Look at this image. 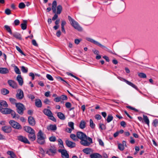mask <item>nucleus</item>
I'll return each instance as SVG.
<instances>
[{
  "instance_id": "ea45409f",
  "label": "nucleus",
  "mask_w": 158,
  "mask_h": 158,
  "mask_svg": "<svg viewBox=\"0 0 158 158\" xmlns=\"http://www.w3.org/2000/svg\"><path fill=\"white\" fill-rule=\"evenodd\" d=\"M14 71L15 73L17 74H21V72L17 66H15Z\"/></svg>"
},
{
  "instance_id": "79ce46f5",
  "label": "nucleus",
  "mask_w": 158,
  "mask_h": 158,
  "mask_svg": "<svg viewBox=\"0 0 158 158\" xmlns=\"http://www.w3.org/2000/svg\"><path fill=\"white\" fill-rule=\"evenodd\" d=\"M21 70L22 72L24 73H26L28 71L27 69L26 68V67L24 66H22L21 67Z\"/></svg>"
},
{
  "instance_id": "e2e57ef3",
  "label": "nucleus",
  "mask_w": 158,
  "mask_h": 158,
  "mask_svg": "<svg viewBox=\"0 0 158 158\" xmlns=\"http://www.w3.org/2000/svg\"><path fill=\"white\" fill-rule=\"evenodd\" d=\"M66 107L67 108H69L71 107V104L69 102H67L65 104Z\"/></svg>"
},
{
  "instance_id": "c756f323",
  "label": "nucleus",
  "mask_w": 158,
  "mask_h": 158,
  "mask_svg": "<svg viewBox=\"0 0 158 158\" xmlns=\"http://www.w3.org/2000/svg\"><path fill=\"white\" fill-rule=\"evenodd\" d=\"M86 127V123L84 120H81L80 123L79 127L81 129H84Z\"/></svg>"
},
{
  "instance_id": "774afa93",
  "label": "nucleus",
  "mask_w": 158,
  "mask_h": 158,
  "mask_svg": "<svg viewBox=\"0 0 158 158\" xmlns=\"http://www.w3.org/2000/svg\"><path fill=\"white\" fill-rule=\"evenodd\" d=\"M81 40V39H76L75 40L74 42L75 44H78Z\"/></svg>"
},
{
  "instance_id": "c03bdc74",
  "label": "nucleus",
  "mask_w": 158,
  "mask_h": 158,
  "mask_svg": "<svg viewBox=\"0 0 158 158\" xmlns=\"http://www.w3.org/2000/svg\"><path fill=\"white\" fill-rule=\"evenodd\" d=\"M118 149L121 151H123L124 149V146H123V145H122V144L121 143L118 144Z\"/></svg>"
},
{
  "instance_id": "412c9836",
  "label": "nucleus",
  "mask_w": 158,
  "mask_h": 158,
  "mask_svg": "<svg viewBox=\"0 0 158 158\" xmlns=\"http://www.w3.org/2000/svg\"><path fill=\"white\" fill-rule=\"evenodd\" d=\"M91 158H102V156L97 153H94L90 155Z\"/></svg>"
},
{
  "instance_id": "f8f14e48",
  "label": "nucleus",
  "mask_w": 158,
  "mask_h": 158,
  "mask_svg": "<svg viewBox=\"0 0 158 158\" xmlns=\"http://www.w3.org/2000/svg\"><path fill=\"white\" fill-rule=\"evenodd\" d=\"M8 83L9 85L13 88L17 89L18 88L17 83L14 81L12 80H9L8 81Z\"/></svg>"
},
{
  "instance_id": "0e129e2a",
  "label": "nucleus",
  "mask_w": 158,
  "mask_h": 158,
  "mask_svg": "<svg viewBox=\"0 0 158 158\" xmlns=\"http://www.w3.org/2000/svg\"><path fill=\"white\" fill-rule=\"evenodd\" d=\"M73 129H72L71 128L67 127L65 129V131L68 133H71Z\"/></svg>"
},
{
  "instance_id": "6ab92c4d",
  "label": "nucleus",
  "mask_w": 158,
  "mask_h": 158,
  "mask_svg": "<svg viewBox=\"0 0 158 158\" xmlns=\"http://www.w3.org/2000/svg\"><path fill=\"white\" fill-rule=\"evenodd\" d=\"M0 107L1 109L4 107H7L8 105L6 101H0Z\"/></svg>"
},
{
  "instance_id": "c85d7f7f",
  "label": "nucleus",
  "mask_w": 158,
  "mask_h": 158,
  "mask_svg": "<svg viewBox=\"0 0 158 158\" xmlns=\"http://www.w3.org/2000/svg\"><path fill=\"white\" fill-rule=\"evenodd\" d=\"M7 154L10 156V157L8 158H15L16 157V155L12 151H8L7 152Z\"/></svg>"
},
{
  "instance_id": "de8ad7c7",
  "label": "nucleus",
  "mask_w": 158,
  "mask_h": 158,
  "mask_svg": "<svg viewBox=\"0 0 158 158\" xmlns=\"http://www.w3.org/2000/svg\"><path fill=\"white\" fill-rule=\"evenodd\" d=\"M9 100L11 103L12 104H15L16 103V100L15 99L13 98H9Z\"/></svg>"
},
{
  "instance_id": "864d4df0",
  "label": "nucleus",
  "mask_w": 158,
  "mask_h": 158,
  "mask_svg": "<svg viewBox=\"0 0 158 158\" xmlns=\"http://www.w3.org/2000/svg\"><path fill=\"white\" fill-rule=\"evenodd\" d=\"M27 96L28 98L31 99L32 101H33L35 98L34 96L31 94H29L27 95Z\"/></svg>"
},
{
  "instance_id": "69168bd1",
  "label": "nucleus",
  "mask_w": 158,
  "mask_h": 158,
  "mask_svg": "<svg viewBox=\"0 0 158 158\" xmlns=\"http://www.w3.org/2000/svg\"><path fill=\"white\" fill-rule=\"evenodd\" d=\"M158 121L157 119H155L153 121V125L155 127H156L158 124Z\"/></svg>"
},
{
  "instance_id": "20e7f679",
  "label": "nucleus",
  "mask_w": 158,
  "mask_h": 158,
  "mask_svg": "<svg viewBox=\"0 0 158 158\" xmlns=\"http://www.w3.org/2000/svg\"><path fill=\"white\" fill-rule=\"evenodd\" d=\"M16 106L17 108V112L20 114H23L25 109L24 106L20 103H18L16 104Z\"/></svg>"
},
{
  "instance_id": "5fc2aeb1",
  "label": "nucleus",
  "mask_w": 158,
  "mask_h": 158,
  "mask_svg": "<svg viewBox=\"0 0 158 158\" xmlns=\"http://www.w3.org/2000/svg\"><path fill=\"white\" fill-rule=\"evenodd\" d=\"M98 141L99 142L100 145L102 146H104V143L101 139L98 138Z\"/></svg>"
},
{
  "instance_id": "6e6552de",
  "label": "nucleus",
  "mask_w": 158,
  "mask_h": 158,
  "mask_svg": "<svg viewBox=\"0 0 158 158\" xmlns=\"http://www.w3.org/2000/svg\"><path fill=\"white\" fill-rule=\"evenodd\" d=\"M57 6V2L56 1H53L52 3V8L51 7H48L47 9V11L48 12H49L51 10V9L52 10L53 12L54 13H55L56 11V8Z\"/></svg>"
},
{
  "instance_id": "a878e982",
  "label": "nucleus",
  "mask_w": 158,
  "mask_h": 158,
  "mask_svg": "<svg viewBox=\"0 0 158 158\" xmlns=\"http://www.w3.org/2000/svg\"><path fill=\"white\" fill-rule=\"evenodd\" d=\"M35 105L36 107L39 108L42 107V102L40 99H38L35 100Z\"/></svg>"
},
{
  "instance_id": "603ef678",
  "label": "nucleus",
  "mask_w": 158,
  "mask_h": 158,
  "mask_svg": "<svg viewBox=\"0 0 158 158\" xmlns=\"http://www.w3.org/2000/svg\"><path fill=\"white\" fill-rule=\"evenodd\" d=\"M56 140V138L54 136H52L49 138V140L51 142H55Z\"/></svg>"
},
{
  "instance_id": "9d476101",
  "label": "nucleus",
  "mask_w": 158,
  "mask_h": 158,
  "mask_svg": "<svg viewBox=\"0 0 158 158\" xmlns=\"http://www.w3.org/2000/svg\"><path fill=\"white\" fill-rule=\"evenodd\" d=\"M58 152H60L63 158H69V155L67 151L64 149H59Z\"/></svg>"
},
{
  "instance_id": "ddd939ff",
  "label": "nucleus",
  "mask_w": 158,
  "mask_h": 158,
  "mask_svg": "<svg viewBox=\"0 0 158 158\" xmlns=\"http://www.w3.org/2000/svg\"><path fill=\"white\" fill-rule=\"evenodd\" d=\"M1 112L4 114H10L12 110L7 107H4L0 110Z\"/></svg>"
},
{
  "instance_id": "f704fd0d",
  "label": "nucleus",
  "mask_w": 158,
  "mask_h": 158,
  "mask_svg": "<svg viewBox=\"0 0 158 158\" xmlns=\"http://www.w3.org/2000/svg\"><path fill=\"white\" fill-rule=\"evenodd\" d=\"M1 92L2 94L6 95L9 93V91L7 89L4 88L1 89Z\"/></svg>"
},
{
  "instance_id": "a19ab883",
  "label": "nucleus",
  "mask_w": 158,
  "mask_h": 158,
  "mask_svg": "<svg viewBox=\"0 0 158 158\" xmlns=\"http://www.w3.org/2000/svg\"><path fill=\"white\" fill-rule=\"evenodd\" d=\"M18 6L20 9H23L25 7L26 5L23 2H22L19 3Z\"/></svg>"
},
{
  "instance_id": "72a5a7b5",
  "label": "nucleus",
  "mask_w": 158,
  "mask_h": 158,
  "mask_svg": "<svg viewBox=\"0 0 158 158\" xmlns=\"http://www.w3.org/2000/svg\"><path fill=\"white\" fill-rule=\"evenodd\" d=\"M62 7L61 5H58L57 7L56 14H60L62 10Z\"/></svg>"
},
{
  "instance_id": "7ed1b4c3",
  "label": "nucleus",
  "mask_w": 158,
  "mask_h": 158,
  "mask_svg": "<svg viewBox=\"0 0 158 158\" xmlns=\"http://www.w3.org/2000/svg\"><path fill=\"white\" fill-rule=\"evenodd\" d=\"M46 153L49 155L53 156L56 153V149L54 146H51L45 149Z\"/></svg>"
},
{
  "instance_id": "39448f33",
  "label": "nucleus",
  "mask_w": 158,
  "mask_h": 158,
  "mask_svg": "<svg viewBox=\"0 0 158 158\" xmlns=\"http://www.w3.org/2000/svg\"><path fill=\"white\" fill-rule=\"evenodd\" d=\"M9 123L15 129L19 130L22 128L21 125L19 123L14 120H11L10 121Z\"/></svg>"
},
{
  "instance_id": "f3484780",
  "label": "nucleus",
  "mask_w": 158,
  "mask_h": 158,
  "mask_svg": "<svg viewBox=\"0 0 158 158\" xmlns=\"http://www.w3.org/2000/svg\"><path fill=\"white\" fill-rule=\"evenodd\" d=\"M28 138L31 141L35 140L36 139L35 131L29 134L28 135Z\"/></svg>"
},
{
  "instance_id": "8fccbe9b",
  "label": "nucleus",
  "mask_w": 158,
  "mask_h": 158,
  "mask_svg": "<svg viewBox=\"0 0 158 158\" xmlns=\"http://www.w3.org/2000/svg\"><path fill=\"white\" fill-rule=\"evenodd\" d=\"M138 76L141 78H145L146 77V75L143 73H140L138 74Z\"/></svg>"
},
{
  "instance_id": "423d86ee",
  "label": "nucleus",
  "mask_w": 158,
  "mask_h": 158,
  "mask_svg": "<svg viewBox=\"0 0 158 158\" xmlns=\"http://www.w3.org/2000/svg\"><path fill=\"white\" fill-rule=\"evenodd\" d=\"M86 40L87 41L90 42L95 44H96L98 46L100 47L101 48H106L107 49V48L105 46L99 42L94 40L89 37H87L86 38Z\"/></svg>"
},
{
  "instance_id": "4d7b16f0",
  "label": "nucleus",
  "mask_w": 158,
  "mask_h": 158,
  "mask_svg": "<svg viewBox=\"0 0 158 158\" xmlns=\"http://www.w3.org/2000/svg\"><path fill=\"white\" fill-rule=\"evenodd\" d=\"M99 128L101 130H104L106 128V126L104 124L100 123L99 124Z\"/></svg>"
},
{
  "instance_id": "1a4fd4ad",
  "label": "nucleus",
  "mask_w": 158,
  "mask_h": 158,
  "mask_svg": "<svg viewBox=\"0 0 158 158\" xmlns=\"http://www.w3.org/2000/svg\"><path fill=\"white\" fill-rule=\"evenodd\" d=\"M17 139L19 141L25 143L30 144L28 139L25 136L20 135L17 136Z\"/></svg>"
},
{
  "instance_id": "7c9ffc66",
  "label": "nucleus",
  "mask_w": 158,
  "mask_h": 158,
  "mask_svg": "<svg viewBox=\"0 0 158 158\" xmlns=\"http://www.w3.org/2000/svg\"><path fill=\"white\" fill-rule=\"evenodd\" d=\"M12 35L16 39L20 40H22L21 35L19 33L16 32L13 33Z\"/></svg>"
},
{
  "instance_id": "473e14b6",
  "label": "nucleus",
  "mask_w": 158,
  "mask_h": 158,
  "mask_svg": "<svg viewBox=\"0 0 158 158\" xmlns=\"http://www.w3.org/2000/svg\"><path fill=\"white\" fill-rule=\"evenodd\" d=\"M23 23L21 24V28L23 30H25L27 28V21L26 20L23 21Z\"/></svg>"
},
{
  "instance_id": "2f4dec72",
  "label": "nucleus",
  "mask_w": 158,
  "mask_h": 158,
  "mask_svg": "<svg viewBox=\"0 0 158 158\" xmlns=\"http://www.w3.org/2000/svg\"><path fill=\"white\" fill-rule=\"evenodd\" d=\"M143 120L144 122L147 124L148 126L149 125V119L146 115H143Z\"/></svg>"
},
{
  "instance_id": "e433bc0d",
  "label": "nucleus",
  "mask_w": 158,
  "mask_h": 158,
  "mask_svg": "<svg viewBox=\"0 0 158 158\" xmlns=\"http://www.w3.org/2000/svg\"><path fill=\"white\" fill-rule=\"evenodd\" d=\"M70 137L74 141H77V135L74 134H71L70 136Z\"/></svg>"
},
{
  "instance_id": "cd10ccee",
  "label": "nucleus",
  "mask_w": 158,
  "mask_h": 158,
  "mask_svg": "<svg viewBox=\"0 0 158 158\" xmlns=\"http://www.w3.org/2000/svg\"><path fill=\"white\" fill-rule=\"evenodd\" d=\"M43 112L46 115L49 117L50 115L52 114V113L51 111L48 109H45L43 111Z\"/></svg>"
},
{
  "instance_id": "c9c22d12",
  "label": "nucleus",
  "mask_w": 158,
  "mask_h": 158,
  "mask_svg": "<svg viewBox=\"0 0 158 158\" xmlns=\"http://www.w3.org/2000/svg\"><path fill=\"white\" fill-rule=\"evenodd\" d=\"M113 117L111 114L108 115L106 119V121L108 123H110L113 119Z\"/></svg>"
},
{
  "instance_id": "4468645a",
  "label": "nucleus",
  "mask_w": 158,
  "mask_h": 158,
  "mask_svg": "<svg viewBox=\"0 0 158 158\" xmlns=\"http://www.w3.org/2000/svg\"><path fill=\"white\" fill-rule=\"evenodd\" d=\"M65 143L68 147L70 148H73L76 146L75 143L68 140H66Z\"/></svg>"
},
{
  "instance_id": "052dcab7",
  "label": "nucleus",
  "mask_w": 158,
  "mask_h": 158,
  "mask_svg": "<svg viewBox=\"0 0 158 158\" xmlns=\"http://www.w3.org/2000/svg\"><path fill=\"white\" fill-rule=\"evenodd\" d=\"M48 117L50 119H51L52 121L55 122H56V119L55 118L54 116H53L52 114L50 115Z\"/></svg>"
},
{
  "instance_id": "a211bd4d",
  "label": "nucleus",
  "mask_w": 158,
  "mask_h": 158,
  "mask_svg": "<svg viewBox=\"0 0 158 158\" xmlns=\"http://www.w3.org/2000/svg\"><path fill=\"white\" fill-rule=\"evenodd\" d=\"M16 80L18 81L19 85L20 86H22L23 84V78L20 75H19L17 76Z\"/></svg>"
},
{
  "instance_id": "37998d69",
  "label": "nucleus",
  "mask_w": 158,
  "mask_h": 158,
  "mask_svg": "<svg viewBox=\"0 0 158 158\" xmlns=\"http://www.w3.org/2000/svg\"><path fill=\"white\" fill-rule=\"evenodd\" d=\"M37 142L40 144L42 145L44 144L45 142V139H37Z\"/></svg>"
},
{
  "instance_id": "bf43d9fd",
  "label": "nucleus",
  "mask_w": 158,
  "mask_h": 158,
  "mask_svg": "<svg viewBox=\"0 0 158 158\" xmlns=\"http://www.w3.org/2000/svg\"><path fill=\"white\" fill-rule=\"evenodd\" d=\"M126 107L128 109H129L131 110H134L136 112H138V110L137 109H136L135 108H134L132 107H131L130 106H126Z\"/></svg>"
},
{
  "instance_id": "dca6fc26",
  "label": "nucleus",
  "mask_w": 158,
  "mask_h": 158,
  "mask_svg": "<svg viewBox=\"0 0 158 158\" xmlns=\"http://www.w3.org/2000/svg\"><path fill=\"white\" fill-rule=\"evenodd\" d=\"M28 121L30 125L32 126H34L35 124V119L32 117L29 116L28 118Z\"/></svg>"
},
{
  "instance_id": "aec40b11",
  "label": "nucleus",
  "mask_w": 158,
  "mask_h": 158,
  "mask_svg": "<svg viewBox=\"0 0 158 158\" xmlns=\"http://www.w3.org/2000/svg\"><path fill=\"white\" fill-rule=\"evenodd\" d=\"M124 81L129 85L131 86L138 91L139 90V89L137 88V86L133 83L125 79H124Z\"/></svg>"
},
{
  "instance_id": "2eb2a0df",
  "label": "nucleus",
  "mask_w": 158,
  "mask_h": 158,
  "mask_svg": "<svg viewBox=\"0 0 158 158\" xmlns=\"http://www.w3.org/2000/svg\"><path fill=\"white\" fill-rule=\"evenodd\" d=\"M47 129L48 131H55L57 129L56 126L55 124H50L47 126Z\"/></svg>"
},
{
  "instance_id": "58836bf2",
  "label": "nucleus",
  "mask_w": 158,
  "mask_h": 158,
  "mask_svg": "<svg viewBox=\"0 0 158 158\" xmlns=\"http://www.w3.org/2000/svg\"><path fill=\"white\" fill-rule=\"evenodd\" d=\"M4 27L6 31L9 32L10 34H12V32L10 27L8 25H5Z\"/></svg>"
},
{
  "instance_id": "393cba45",
  "label": "nucleus",
  "mask_w": 158,
  "mask_h": 158,
  "mask_svg": "<svg viewBox=\"0 0 158 158\" xmlns=\"http://www.w3.org/2000/svg\"><path fill=\"white\" fill-rule=\"evenodd\" d=\"M82 151L86 154H89L93 152V150L91 148H86L83 149Z\"/></svg>"
},
{
  "instance_id": "338daca9",
  "label": "nucleus",
  "mask_w": 158,
  "mask_h": 158,
  "mask_svg": "<svg viewBox=\"0 0 158 158\" xmlns=\"http://www.w3.org/2000/svg\"><path fill=\"white\" fill-rule=\"evenodd\" d=\"M14 23L15 25H18L20 23L18 19H16L14 21Z\"/></svg>"
},
{
  "instance_id": "0eeeda50",
  "label": "nucleus",
  "mask_w": 158,
  "mask_h": 158,
  "mask_svg": "<svg viewBox=\"0 0 158 158\" xmlns=\"http://www.w3.org/2000/svg\"><path fill=\"white\" fill-rule=\"evenodd\" d=\"M16 97L18 99L22 100L24 97V93L23 90L21 89H19L17 91Z\"/></svg>"
},
{
  "instance_id": "4be33fe9",
  "label": "nucleus",
  "mask_w": 158,
  "mask_h": 158,
  "mask_svg": "<svg viewBox=\"0 0 158 158\" xmlns=\"http://www.w3.org/2000/svg\"><path fill=\"white\" fill-rule=\"evenodd\" d=\"M45 137L44 136V134L41 130H40L37 135V139H45Z\"/></svg>"
},
{
  "instance_id": "f03ea898",
  "label": "nucleus",
  "mask_w": 158,
  "mask_h": 158,
  "mask_svg": "<svg viewBox=\"0 0 158 158\" xmlns=\"http://www.w3.org/2000/svg\"><path fill=\"white\" fill-rule=\"evenodd\" d=\"M68 19L70 22L71 25L75 29L79 31H82V28L80 26L77 22L76 21L69 16H68Z\"/></svg>"
},
{
  "instance_id": "f257e3e1",
  "label": "nucleus",
  "mask_w": 158,
  "mask_h": 158,
  "mask_svg": "<svg viewBox=\"0 0 158 158\" xmlns=\"http://www.w3.org/2000/svg\"><path fill=\"white\" fill-rule=\"evenodd\" d=\"M77 136L78 138L81 139L80 143L85 146H89L93 143L91 138L87 136L85 133L81 131L77 132Z\"/></svg>"
},
{
  "instance_id": "b1692460",
  "label": "nucleus",
  "mask_w": 158,
  "mask_h": 158,
  "mask_svg": "<svg viewBox=\"0 0 158 158\" xmlns=\"http://www.w3.org/2000/svg\"><path fill=\"white\" fill-rule=\"evenodd\" d=\"M9 72L8 69L6 68H0V73L2 74H6Z\"/></svg>"
},
{
  "instance_id": "09e8293b",
  "label": "nucleus",
  "mask_w": 158,
  "mask_h": 158,
  "mask_svg": "<svg viewBox=\"0 0 158 158\" xmlns=\"http://www.w3.org/2000/svg\"><path fill=\"white\" fill-rule=\"evenodd\" d=\"M16 49L22 55L25 56V54L23 53V52L22 51V50L20 49V48L18 46H16Z\"/></svg>"
},
{
  "instance_id": "3c124183",
  "label": "nucleus",
  "mask_w": 158,
  "mask_h": 158,
  "mask_svg": "<svg viewBox=\"0 0 158 158\" xmlns=\"http://www.w3.org/2000/svg\"><path fill=\"white\" fill-rule=\"evenodd\" d=\"M5 13L7 15H10L11 14V10L7 8L5 10Z\"/></svg>"
},
{
  "instance_id": "49530a36",
  "label": "nucleus",
  "mask_w": 158,
  "mask_h": 158,
  "mask_svg": "<svg viewBox=\"0 0 158 158\" xmlns=\"http://www.w3.org/2000/svg\"><path fill=\"white\" fill-rule=\"evenodd\" d=\"M74 123L72 122L68 123V125L69 126L71 127L72 129H74Z\"/></svg>"
},
{
  "instance_id": "5701e85b",
  "label": "nucleus",
  "mask_w": 158,
  "mask_h": 158,
  "mask_svg": "<svg viewBox=\"0 0 158 158\" xmlns=\"http://www.w3.org/2000/svg\"><path fill=\"white\" fill-rule=\"evenodd\" d=\"M24 129L29 134L35 131L32 128L29 126H25L24 127Z\"/></svg>"
},
{
  "instance_id": "13d9d810",
  "label": "nucleus",
  "mask_w": 158,
  "mask_h": 158,
  "mask_svg": "<svg viewBox=\"0 0 158 158\" xmlns=\"http://www.w3.org/2000/svg\"><path fill=\"white\" fill-rule=\"evenodd\" d=\"M61 100L62 99L64 100H66L68 99L67 96L65 95H62L60 96Z\"/></svg>"
},
{
  "instance_id": "9b49d317",
  "label": "nucleus",
  "mask_w": 158,
  "mask_h": 158,
  "mask_svg": "<svg viewBox=\"0 0 158 158\" xmlns=\"http://www.w3.org/2000/svg\"><path fill=\"white\" fill-rule=\"evenodd\" d=\"M2 130L5 133H10L12 131V128L10 126H5L2 127Z\"/></svg>"
},
{
  "instance_id": "a18cd8bd",
  "label": "nucleus",
  "mask_w": 158,
  "mask_h": 158,
  "mask_svg": "<svg viewBox=\"0 0 158 158\" xmlns=\"http://www.w3.org/2000/svg\"><path fill=\"white\" fill-rule=\"evenodd\" d=\"M90 126L92 128H94L95 127V124L94 123L92 119H90Z\"/></svg>"
},
{
  "instance_id": "6e6d98bb",
  "label": "nucleus",
  "mask_w": 158,
  "mask_h": 158,
  "mask_svg": "<svg viewBox=\"0 0 158 158\" xmlns=\"http://www.w3.org/2000/svg\"><path fill=\"white\" fill-rule=\"evenodd\" d=\"M47 78L50 81H53V78L51 75L49 74H47L46 75Z\"/></svg>"
},
{
  "instance_id": "680f3d73",
  "label": "nucleus",
  "mask_w": 158,
  "mask_h": 158,
  "mask_svg": "<svg viewBox=\"0 0 158 158\" xmlns=\"http://www.w3.org/2000/svg\"><path fill=\"white\" fill-rule=\"evenodd\" d=\"M58 141L59 142V143L60 144V147L61 148L64 147V146L63 145V142L62 140L61 139H58Z\"/></svg>"
},
{
  "instance_id": "4c0bfd02",
  "label": "nucleus",
  "mask_w": 158,
  "mask_h": 158,
  "mask_svg": "<svg viewBox=\"0 0 158 158\" xmlns=\"http://www.w3.org/2000/svg\"><path fill=\"white\" fill-rule=\"evenodd\" d=\"M56 79L58 81H62L64 82H65L66 84L68 85H69V84L68 83V82L65 81L64 79H63L61 77L58 76L56 77Z\"/></svg>"
},
{
  "instance_id": "bb28decb",
  "label": "nucleus",
  "mask_w": 158,
  "mask_h": 158,
  "mask_svg": "<svg viewBox=\"0 0 158 158\" xmlns=\"http://www.w3.org/2000/svg\"><path fill=\"white\" fill-rule=\"evenodd\" d=\"M57 116L61 120H64L65 117L64 114L61 112H58L57 113Z\"/></svg>"
}]
</instances>
